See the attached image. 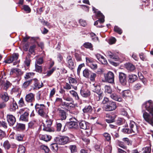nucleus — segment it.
Returning a JSON list of instances; mask_svg holds the SVG:
<instances>
[{
    "label": "nucleus",
    "instance_id": "obj_13",
    "mask_svg": "<svg viewBox=\"0 0 153 153\" xmlns=\"http://www.w3.org/2000/svg\"><path fill=\"white\" fill-rule=\"evenodd\" d=\"M59 111V116L61 119L62 120H65L66 118V115L65 112L61 108L58 109Z\"/></svg>",
    "mask_w": 153,
    "mask_h": 153
},
{
    "label": "nucleus",
    "instance_id": "obj_7",
    "mask_svg": "<svg viewBox=\"0 0 153 153\" xmlns=\"http://www.w3.org/2000/svg\"><path fill=\"white\" fill-rule=\"evenodd\" d=\"M92 8L93 10L95 13L97 17L99 19V20H100V23L101 24L104 22L105 21L104 16L100 11H98L95 7H93Z\"/></svg>",
    "mask_w": 153,
    "mask_h": 153
},
{
    "label": "nucleus",
    "instance_id": "obj_61",
    "mask_svg": "<svg viewBox=\"0 0 153 153\" xmlns=\"http://www.w3.org/2000/svg\"><path fill=\"white\" fill-rule=\"evenodd\" d=\"M2 127L5 128H7V124L5 121H2L0 123V127Z\"/></svg>",
    "mask_w": 153,
    "mask_h": 153
},
{
    "label": "nucleus",
    "instance_id": "obj_26",
    "mask_svg": "<svg viewBox=\"0 0 153 153\" xmlns=\"http://www.w3.org/2000/svg\"><path fill=\"white\" fill-rule=\"evenodd\" d=\"M80 94L83 97H87L90 96V91L88 90L85 91L82 90H80Z\"/></svg>",
    "mask_w": 153,
    "mask_h": 153
},
{
    "label": "nucleus",
    "instance_id": "obj_1",
    "mask_svg": "<svg viewBox=\"0 0 153 153\" xmlns=\"http://www.w3.org/2000/svg\"><path fill=\"white\" fill-rule=\"evenodd\" d=\"M146 110L149 113L143 111V117L145 120L152 125H153V106H144Z\"/></svg>",
    "mask_w": 153,
    "mask_h": 153
},
{
    "label": "nucleus",
    "instance_id": "obj_55",
    "mask_svg": "<svg viewBox=\"0 0 153 153\" xmlns=\"http://www.w3.org/2000/svg\"><path fill=\"white\" fill-rule=\"evenodd\" d=\"M114 31L117 32L120 34H122V30L117 26H115L114 27Z\"/></svg>",
    "mask_w": 153,
    "mask_h": 153
},
{
    "label": "nucleus",
    "instance_id": "obj_46",
    "mask_svg": "<svg viewBox=\"0 0 153 153\" xmlns=\"http://www.w3.org/2000/svg\"><path fill=\"white\" fill-rule=\"evenodd\" d=\"M97 76V74L94 73H91L90 77V80L92 82H94L95 80V78Z\"/></svg>",
    "mask_w": 153,
    "mask_h": 153
},
{
    "label": "nucleus",
    "instance_id": "obj_45",
    "mask_svg": "<svg viewBox=\"0 0 153 153\" xmlns=\"http://www.w3.org/2000/svg\"><path fill=\"white\" fill-rule=\"evenodd\" d=\"M85 59L86 64L88 66L89 65V64L92 63L94 62V60L92 58L89 57H86Z\"/></svg>",
    "mask_w": 153,
    "mask_h": 153
},
{
    "label": "nucleus",
    "instance_id": "obj_60",
    "mask_svg": "<svg viewBox=\"0 0 153 153\" xmlns=\"http://www.w3.org/2000/svg\"><path fill=\"white\" fill-rule=\"evenodd\" d=\"M118 145L119 146L124 149H126L127 148L126 146L124 145L123 142H119L118 143Z\"/></svg>",
    "mask_w": 153,
    "mask_h": 153
},
{
    "label": "nucleus",
    "instance_id": "obj_35",
    "mask_svg": "<svg viewBox=\"0 0 153 153\" xmlns=\"http://www.w3.org/2000/svg\"><path fill=\"white\" fill-rule=\"evenodd\" d=\"M25 149L24 146L22 145L19 146L17 153H25Z\"/></svg>",
    "mask_w": 153,
    "mask_h": 153
},
{
    "label": "nucleus",
    "instance_id": "obj_14",
    "mask_svg": "<svg viewBox=\"0 0 153 153\" xmlns=\"http://www.w3.org/2000/svg\"><path fill=\"white\" fill-rule=\"evenodd\" d=\"M26 101L27 102H31L34 100V95L32 93L26 95Z\"/></svg>",
    "mask_w": 153,
    "mask_h": 153
},
{
    "label": "nucleus",
    "instance_id": "obj_34",
    "mask_svg": "<svg viewBox=\"0 0 153 153\" xmlns=\"http://www.w3.org/2000/svg\"><path fill=\"white\" fill-rule=\"evenodd\" d=\"M84 134L87 136H89L92 132L91 127L89 126V128H87L86 129H84Z\"/></svg>",
    "mask_w": 153,
    "mask_h": 153
},
{
    "label": "nucleus",
    "instance_id": "obj_62",
    "mask_svg": "<svg viewBox=\"0 0 153 153\" xmlns=\"http://www.w3.org/2000/svg\"><path fill=\"white\" fill-rule=\"evenodd\" d=\"M56 68H53L51 69L48 71L46 75L48 76H50L53 72L55 71Z\"/></svg>",
    "mask_w": 153,
    "mask_h": 153
},
{
    "label": "nucleus",
    "instance_id": "obj_39",
    "mask_svg": "<svg viewBox=\"0 0 153 153\" xmlns=\"http://www.w3.org/2000/svg\"><path fill=\"white\" fill-rule=\"evenodd\" d=\"M22 9L27 13H30L31 11L30 7L27 5H24Z\"/></svg>",
    "mask_w": 153,
    "mask_h": 153
},
{
    "label": "nucleus",
    "instance_id": "obj_24",
    "mask_svg": "<svg viewBox=\"0 0 153 153\" xmlns=\"http://www.w3.org/2000/svg\"><path fill=\"white\" fill-rule=\"evenodd\" d=\"M137 75L134 74H131L128 76V81L130 82L133 83L135 82L137 79Z\"/></svg>",
    "mask_w": 153,
    "mask_h": 153
},
{
    "label": "nucleus",
    "instance_id": "obj_30",
    "mask_svg": "<svg viewBox=\"0 0 153 153\" xmlns=\"http://www.w3.org/2000/svg\"><path fill=\"white\" fill-rule=\"evenodd\" d=\"M131 94V92L129 91L126 90L123 91L122 93V97L124 98H125L128 97H129Z\"/></svg>",
    "mask_w": 153,
    "mask_h": 153
},
{
    "label": "nucleus",
    "instance_id": "obj_11",
    "mask_svg": "<svg viewBox=\"0 0 153 153\" xmlns=\"http://www.w3.org/2000/svg\"><path fill=\"white\" fill-rule=\"evenodd\" d=\"M116 117V115L115 114L110 115L107 114H106V117L107 119H105V121L108 123L113 122Z\"/></svg>",
    "mask_w": 153,
    "mask_h": 153
},
{
    "label": "nucleus",
    "instance_id": "obj_41",
    "mask_svg": "<svg viewBox=\"0 0 153 153\" xmlns=\"http://www.w3.org/2000/svg\"><path fill=\"white\" fill-rule=\"evenodd\" d=\"M69 82L71 84L73 85H76L77 84L76 80L74 78L71 77H69L68 78Z\"/></svg>",
    "mask_w": 153,
    "mask_h": 153
},
{
    "label": "nucleus",
    "instance_id": "obj_50",
    "mask_svg": "<svg viewBox=\"0 0 153 153\" xmlns=\"http://www.w3.org/2000/svg\"><path fill=\"white\" fill-rule=\"evenodd\" d=\"M92 69L95 70L97 68V64L94 63V62L88 66Z\"/></svg>",
    "mask_w": 153,
    "mask_h": 153
},
{
    "label": "nucleus",
    "instance_id": "obj_21",
    "mask_svg": "<svg viewBox=\"0 0 153 153\" xmlns=\"http://www.w3.org/2000/svg\"><path fill=\"white\" fill-rule=\"evenodd\" d=\"M116 108V106H103V108L106 111H111L114 110Z\"/></svg>",
    "mask_w": 153,
    "mask_h": 153
},
{
    "label": "nucleus",
    "instance_id": "obj_54",
    "mask_svg": "<svg viewBox=\"0 0 153 153\" xmlns=\"http://www.w3.org/2000/svg\"><path fill=\"white\" fill-rule=\"evenodd\" d=\"M70 128H75L77 127V124L74 122H71L69 123Z\"/></svg>",
    "mask_w": 153,
    "mask_h": 153
},
{
    "label": "nucleus",
    "instance_id": "obj_63",
    "mask_svg": "<svg viewBox=\"0 0 153 153\" xmlns=\"http://www.w3.org/2000/svg\"><path fill=\"white\" fill-rule=\"evenodd\" d=\"M11 85V83L8 81H7L4 85V88L5 90H7Z\"/></svg>",
    "mask_w": 153,
    "mask_h": 153
},
{
    "label": "nucleus",
    "instance_id": "obj_31",
    "mask_svg": "<svg viewBox=\"0 0 153 153\" xmlns=\"http://www.w3.org/2000/svg\"><path fill=\"white\" fill-rule=\"evenodd\" d=\"M69 92L72 97H74L76 100H79V98L77 93L75 91L72 90L70 91Z\"/></svg>",
    "mask_w": 153,
    "mask_h": 153
},
{
    "label": "nucleus",
    "instance_id": "obj_2",
    "mask_svg": "<svg viewBox=\"0 0 153 153\" xmlns=\"http://www.w3.org/2000/svg\"><path fill=\"white\" fill-rule=\"evenodd\" d=\"M129 126L131 128L130 129L127 128H123V132L125 133H134L135 134L138 133L137 126L134 122L133 121H130Z\"/></svg>",
    "mask_w": 153,
    "mask_h": 153
},
{
    "label": "nucleus",
    "instance_id": "obj_32",
    "mask_svg": "<svg viewBox=\"0 0 153 153\" xmlns=\"http://www.w3.org/2000/svg\"><path fill=\"white\" fill-rule=\"evenodd\" d=\"M69 149L71 151V153H75L77 151V148L76 145H71L69 146Z\"/></svg>",
    "mask_w": 153,
    "mask_h": 153
},
{
    "label": "nucleus",
    "instance_id": "obj_38",
    "mask_svg": "<svg viewBox=\"0 0 153 153\" xmlns=\"http://www.w3.org/2000/svg\"><path fill=\"white\" fill-rule=\"evenodd\" d=\"M71 86H72L73 88L75 90L77 89V88L76 86H73L72 85H70L68 83H66L65 86L64 87V88L65 89L69 90L71 88Z\"/></svg>",
    "mask_w": 153,
    "mask_h": 153
},
{
    "label": "nucleus",
    "instance_id": "obj_48",
    "mask_svg": "<svg viewBox=\"0 0 153 153\" xmlns=\"http://www.w3.org/2000/svg\"><path fill=\"white\" fill-rule=\"evenodd\" d=\"M34 73H33L29 72L27 73L25 76V78L27 79H28L34 76Z\"/></svg>",
    "mask_w": 153,
    "mask_h": 153
},
{
    "label": "nucleus",
    "instance_id": "obj_33",
    "mask_svg": "<svg viewBox=\"0 0 153 153\" xmlns=\"http://www.w3.org/2000/svg\"><path fill=\"white\" fill-rule=\"evenodd\" d=\"M83 46L85 48L89 49L91 50H93V45L91 43L88 42H85L83 44Z\"/></svg>",
    "mask_w": 153,
    "mask_h": 153
},
{
    "label": "nucleus",
    "instance_id": "obj_49",
    "mask_svg": "<svg viewBox=\"0 0 153 153\" xmlns=\"http://www.w3.org/2000/svg\"><path fill=\"white\" fill-rule=\"evenodd\" d=\"M105 92L109 94H111L112 92L111 88L108 85H105Z\"/></svg>",
    "mask_w": 153,
    "mask_h": 153
},
{
    "label": "nucleus",
    "instance_id": "obj_58",
    "mask_svg": "<svg viewBox=\"0 0 153 153\" xmlns=\"http://www.w3.org/2000/svg\"><path fill=\"white\" fill-rule=\"evenodd\" d=\"M19 56V55L18 53H15L12 55V56L11 57L13 61L17 60Z\"/></svg>",
    "mask_w": 153,
    "mask_h": 153
},
{
    "label": "nucleus",
    "instance_id": "obj_12",
    "mask_svg": "<svg viewBox=\"0 0 153 153\" xmlns=\"http://www.w3.org/2000/svg\"><path fill=\"white\" fill-rule=\"evenodd\" d=\"M39 106H35V108L37 111L38 112L39 114L41 116H43L45 114V106H40L39 107Z\"/></svg>",
    "mask_w": 153,
    "mask_h": 153
},
{
    "label": "nucleus",
    "instance_id": "obj_15",
    "mask_svg": "<svg viewBox=\"0 0 153 153\" xmlns=\"http://www.w3.org/2000/svg\"><path fill=\"white\" fill-rule=\"evenodd\" d=\"M39 137L40 140L46 142L50 141L51 139V136L47 134L43 135L40 134L39 135Z\"/></svg>",
    "mask_w": 153,
    "mask_h": 153
},
{
    "label": "nucleus",
    "instance_id": "obj_59",
    "mask_svg": "<svg viewBox=\"0 0 153 153\" xmlns=\"http://www.w3.org/2000/svg\"><path fill=\"white\" fill-rule=\"evenodd\" d=\"M51 146L52 150H56L58 149V145L57 143H52L51 145Z\"/></svg>",
    "mask_w": 153,
    "mask_h": 153
},
{
    "label": "nucleus",
    "instance_id": "obj_57",
    "mask_svg": "<svg viewBox=\"0 0 153 153\" xmlns=\"http://www.w3.org/2000/svg\"><path fill=\"white\" fill-rule=\"evenodd\" d=\"M36 48V45H34L30 46L29 50V52H30L31 54H32L33 53H34Z\"/></svg>",
    "mask_w": 153,
    "mask_h": 153
},
{
    "label": "nucleus",
    "instance_id": "obj_25",
    "mask_svg": "<svg viewBox=\"0 0 153 153\" xmlns=\"http://www.w3.org/2000/svg\"><path fill=\"white\" fill-rule=\"evenodd\" d=\"M25 125L22 123H17L15 127V129L17 131L24 130L25 129Z\"/></svg>",
    "mask_w": 153,
    "mask_h": 153
},
{
    "label": "nucleus",
    "instance_id": "obj_42",
    "mask_svg": "<svg viewBox=\"0 0 153 153\" xmlns=\"http://www.w3.org/2000/svg\"><path fill=\"white\" fill-rule=\"evenodd\" d=\"M35 71L39 73H41L42 71V68L41 66H39L37 64H35Z\"/></svg>",
    "mask_w": 153,
    "mask_h": 153
},
{
    "label": "nucleus",
    "instance_id": "obj_47",
    "mask_svg": "<svg viewBox=\"0 0 153 153\" xmlns=\"http://www.w3.org/2000/svg\"><path fill=\"white\" fill-rule=\"evenodd\" d=\"M65 100L67 102H70V103H68L65 102V104L66 105H68L70 104H73L74 103V101L73 100V99L70 98H67L65 99Z\"/></svg>",
    "mask_w": 153,
    "mask_h": 153
},
{
    "label": "nucleus",
    "instance_id": "obj_56",
    "mask_svg": "<svg viewBox=\"0 0 153 153\" xmlns=\"http://www.w3.org/2000/svg\"><path fill=\"white\" fill-rule=\"evenodd\" d=\"M43 62V57H40L37 59L36 61L35 64L41 65Z\"/></svg>",
    "mask_w": 153,
    "mask_h": 153
},
{
    "label": "nucleus",
    "instance_id": "obj_16",
    "mask_svg": "<svg viewBox=\"0 0 153 153\" xmlns=\"http://www.w3.org/2000/svg\"><path fill=\"white\" fill-rule=\"evenodd\" d=\"M79 126L81 128L86 129L89 128L90 124L84 121H82L79 123Z\"/></svg>",
    "mask_w": 153,
    "mask_h": 153
},
{
    "label": "nucleus",
    "instance_id": "obj_10",
    "mask_svg": "<svg viewBox=\"0 0 153 153\" xmlns=\"http://www.w3.org/2000/svg\"><path fill=\"white\" fill-rule=\"evenodd\" d=\"M68 66L71 69H73L75 67V65L72 57L70 56H69L67 58Z\"/></svg>",
    "mask_w": 153,
    "mask_h": 153
},
{
    "label": "nucleus",
    "instance_id": "obj_51",
    "mask_svg": "<svg viewBox=\"0 0 153 153\" xmlns=\"http://www.w3.org/2000/svg\"><path fill=\"white\" fill-rule=\"evenodd\" d=\"M123 140L125 144L129 145H131V141L127 138H124L123 139Z\"/></svg>",
    "mask_w": 153,
    "mask_h": 153
},
{
    "label": "nucleus",
    "instance_id": "obj_6",
    "mask_svg": "<svg viewBox=\"0 0 153 153\" xmlns=\"http://www.w3.org/2000/svg\"><path fill=\"white\" fill-rule=\"evenodd\" d=\"M44 128L43 130L47 131H51V126L52 124V121L51 120L47 119L44 123H43Z\"/></svg>",
    "mask_w": 153,
    "mask_h": 153
},
{
    "label": "nucleus",
    "instance_id": "obj_19",
    "mask_svg": "<svg viewBox=\"0 0 153 153\" xmlns=\"http://www.w3.org/2000/svg\"><path fill=\"white\" fill-rule=\"evenodd\" d=\"M103 104H107V105H116V103L114 102L109 101L108 99L106 97H104L102 101Z\"/></svg>",
    "mask_w": 153,
    "mask_h": 153
},
{
    "label": "nucleus",
    "instance_id": "obj_53",
    "mask_svg": "<svg viewBox=\"0 0 153 153\" xmlns=\"http://www.w3.org/2000/svg\"><path fill=\"white\" fill-rule=\"evenodd\" d=\"M142 87V85L140 83H137L134 86V89L135 90L140 89Z\"/></svg>",
    "mask_w": 153,
    "mask_h": 153
},
{
    "label": "nucleus",
    "instance_id": "obj_22",
    "mask_svg": "<svg viewBox=\"0 0 153 153\" xmlns=\"http://www.w3.org/2000/svg\"><path fill=\"white\" fill-rule=\"evenodd\" d=\"M110 97L113 99L117 101L121 102L122 100V99L115 93L111 94Z\"/></svg>",
    "mask_w": 153,
    "mask_h": 153
},
{
    "label": "nucleus",
    "instance_id": "obj_52",
    "mask_svg": "<svg viewBox=\"0 0 153 153\" xmlns=\"http://www.w3.org/2000/svg\"><path fill=\"white\" fill-rule=\"evenodd\" d=\"M143 153H150L151 149L149 147H146L143 148Z\"/></svg>",
    "mask_w": 153,
    "mask_h": 153
},
{
    "label": "nucleus",
    "instance_id": "obj_29",
    "mask_svg": "<svg viewBox=\"0 0 153 153\" xmlns=\"http://www.w3.org/2000/svg\"><path fill=\"white\" fill-rule=\"evenodd\" d=\"M90 74V71L87 68L85 69L83 71V76L85 78H89Z\"/></svg>",
    "mask_w": 153,
    "mask_h": 153
},
{
    "label": "nucleus",
    "instance_id": "obj_36",
    "mask_svg": "<svg viewBox=\"0 0 153 153\" xmlns=\"http://www.w3.org/2000/svg\"><path fill=\"white\" fill-rule=\"evenodd\" d=\"M95 150L100 153L102 150V146L100 144H96L94 146Z\"/></svg>",
    "mask_w": 153,
    "mask_h": 153
},
{
    "label": "nucleus",
    "instance_id": "obj_27",
    "mask_svg": "<svg viewBox=\"0 0 153 153\" xmlns=\"http://www.w3.org/2000/svg\"><path fill=\"white\" fill-rule=\"evenodd\" d=\"M92 108L91 106H85L83 109L82 111L84 113L91 112L92 110Z\"/></svg>",
    "mask_w": 153,
    "mask_h": 153
},
{
    "label": "nucleus",
    "instance_id": "obj_44",
    "mask_svg": "<svg viewBox=\"0 0 153 153\" xmlns=\"http://www.w3.org/2000/svg\"><path fill=\"white\" fill-rule=\"evenodd\" d=\"M90 35L91 39L93 41L96 42L98 40V38L94 33H91Z\"/></svg>",
    "mask_w": 153,
    "mask_h": 153
},
{
    "label": "nucleus",
    "instance_id": "obj_3",
    "mask_svg": "<svg viewBox=\"0 0 153 153\" xmlns=\"http://www.w3.org/2000/svg\"><path fill=\"white\" fill-rule=\"evenodd\" d=\"M69 138L65 136H59L56 139V142L59 145H65L67 144L69 141Z\"/></svg>",
    "mask_w": 153,
    "mask_h": 153
},
{
    "label": "nucleus",
    "instance_id": "obj_64",
    "mask_svg": "<svg viewBox=\"0 0 153 153\" xmlns=\"http://www.w3.org/2000/svg\"><path fill=\"white\" fill-rule=\"evenodd\" d=\"M75 57L76 60L77 61H80L81 60L82 58L80 55L77 53H75Z\"/></svg>",
    "mask_w": 153,
    "mask_h": 153
},
{
    "label": "nucleus",
    "instance_id": "obj_43",
    "mask_svg": "<svg viewBox=\"0 0 153 153\" xmlns=\"http://www.w3.org/2000/svg\"><path fill=\"white\" fill-rule=\"evenodd\" d=\"M112 147L111 146H108L105 148L104 153H111Z\"/></svg>",
    "mask_w": 153,
    "mask_h": 153
},
{
    "label": "nucleus",
    "instance_id": "obj_23",
    "mask_svg": "<svg viewBox=\"0 0 153 153\" xmlns=\"http://www.w3.org/2000/svg\"><path fill=\"white\" fill-rule=\"evenodd\" d=\"M125 67L129 71H132L135 69L134 65L131 63H127L125 65Z\"/></svg>",
    "mask_w": 153,
    "mask_h": 153
},
{
    "label": "nucleus",
    "instance_id": "obj_5",
    "mask_svg": "<svg viewBox=\"0 0 153 153\" xmlns=\"http://www.w3.org/2000/svg\"><path fill=\"white\" fill-rule=\"evenodd\" d=\"M93 85L95 88H97V90H96V89H95V93L94 94L95 96V98L97 101L100 100L101 99H102V92L100 90H98V88H100L99 86L96 84H93Z\"/></svg>",
    "mask_w": 153,
    "mask_h": 153
},
{
    "label": "nucleus",
    "instance_id": "obj_37",
    "mask_svg": "<svg viewBox=\"0 0 153 153\" xmlns=\"http://www.w3.org/2000/svg\"><path fill=\"white\" fill-rule=\"evenodd\" d=\"M103 136L105 138V140L109 142L111 141V137L110 134L107 133H105L103 134Z\"/></svg>",
    "mask_w": 153,
    "mask_h": 153
},
{
    "label": "nucleus",
    "instance_id": "obj_28",
    "mask_svg": "<svg viewBox=\"0 0 153 153\" xmlns=\"http://www.w3.org/2000/svg\"><path fill=\"white\" fill-rule=\"evenodd\" d=\"M1 97L2 99L5 102L7 101L9 99L7 94L6 92H3L1 94Z\"/></svg>",
    "mask_w": 153,
    "mask_h": 153
},
{
    "label": "nucleus",
    "instance_id": "obj_9",
    "mask_svg": "<svg viewBox=\"0 0 153 153\" xmlns=\"http://www.w3.org/2000/svg\"><path fill=\"white\" fill-rule=\"evenodd\" d=\"M7 121L10 126H13L15 123L16 120L14 116L11 114H7Z\"/></svg>",
    "mask_w": 153,
    "mask_h": 153
},
{
    "label": "nucleus",
    "instance_id": "obj_18",
    "mask_svg": "<svg viewBox=\"0 0 153 153\" xmlns=\"http://www.w3.org/2000/svg\"><path fill=\"white\" fill-rule=\"evenodd\" d=\"M29 115V112H25L23 114L20 116V120L23 121H28Z\"/></svg>",
    "mask_w": 153,
    "mask_h": 153
},
{
    "label": "nucleus",
    "instance_id": "obj_20",
    "mask_svg": "<svg viewBox=\"0 0 153 153\" xmlns=\"http://www.w3.org/2000/svg\"><path fill=\"white\" fill-rule=\"evenodd\" d=\"M106 54L108 56L115 61H118L119 59L118 57L115 56L114 54L110 51H107Z\"/></svg>",
    "mask_w": 153,
    "mask_h": 153
},
{
    "label": "nucleus",
    "instance_id": "obj_40",
    "mask_svg": "<svg viewBox=\"0 0 153 153\" xmlns=\"http://www.w3.org/2000/svg\"><path fill=\"white\" fill-rule=\"evenodd\" d=\"M3 146L5 149H9L10 147V145L8 140H6L4 142Z\"/></svg>",
    "mask_w": 153,
    "mask_h": 153
},
{
    "label": "nucleus",
    "instance_id": "obj_17",
    "mask_svg": "<svg viewBox=\"0 0 153 153\" xmlns=\"http://www.w3.org/2000/svg\"><path fill=\"white\" fill-rule=\"evenodd\" d=\"M33 85L35 88L39 89L42 87L43 85L42 82H40L36 79H34L33 80Z\"/></svg>",
    "mask_w": 153,
    "mask_h": 153
},
{
    "label": "nucleus",
    "instance_id": "obj_8",
    "mask_svg": "<svg viewBox=\"0 0 153 153\" xmlns=\"http://www.w3.org/2000/svg\"><path fill=\"white\" fill-rule=\"evenodd\" d=\"M126 76L123 72L119 73V80L120 83L123 85H125L127 83Z\"/></svg>",
    "mask_w": 153,
    "mask_h": 153
},
{
    "label": "nucleus",
    "instance_id": "obj_4",
    "mask_svg": "<svg viewBox=\"0 0 153 153\" xmlns=\"http://www.w3.org/2000/svg\"><path fill=\"white\" fill-rule=\"evenodd\" d=\"M104 77L106 82L111 83L114 82V74L111 71H109L107 74H104Z\"/></svg>",
    "mask_w": 153,
    "mask_h": 153
}]
</instances>
